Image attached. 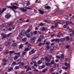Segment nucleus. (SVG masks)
Returning <instances> with one entry per match:
<instances>
[{"label": "nucleus", "mask_w": 74, "mask_h": 74, "mask_svg": "<svg viewBox=\"0 0 74 74\" xmlns=\"http://www.w3.org/2000/svg\"><path fill=\"white\" fill-rule=\"evenodd\" d=\"M11 44V42H7L5 43V45L6 46L8 45H10Z\"/></svg>", "instance_id": "nucleus-20"}, {"label": "nucleus", "mask_w": 74, "mask_h": 74, "mask_svg": "<svg viewBox=\"0 0 74 74\" xmlns=\"http://www.w3.org/2000/svg\"><path fill=\"white\" fill-rule=\"evenodd\" d=\"M44 22H46V23H51V21H44Z\"/></svg>", "instance_id": "nucleus-34"}, {"label": "nucleus", "mask_w": 74, "mask_h": 74, "mask_svg": "<svg viewBox=\"0 0 74 74\" xmlns=\"http://www.w3.org/2000/svg\"><path fill=\"white\" fill-rule=\"evenodd\" d=\"M12 69H13V68L12 67H10L9 68H8V72H10Z\"/></svg>", "instance_id": "nucleus-14"}, {"label": "nucleus", "mask_w": 74, "mask_h": 74, "mask_svg": "<svg viewBox=\"0 0 74 74\" xmlns=\"http://www.w3.org/2000/svg\"><path fill=\"white\" fill-rule=\"evenodd\" d=\"M41 67H42V68H44V67H45V66L44 65H43V66H41Z\"/></svg>", "instance_id": "nucleus-64"}, {"label": "nucleus", "mask_w": 74, "mask_h": 74, "mask_svg": "<svg viewBox=\"0 0 74 74\" xmlns=\"http://www.w3.org/2000/svg\"><path fill=\"white\" fill-rule=\"evenodd\" d=\"M65 39L64 38H62L60 39V41H65Z\"/></svg>", "instance_id": "nucleus-41"}, {"label": "nucleus", "mask_w": 74, "mask_h": 74, "mask_svg": "<svg viewBox=\"0 0 74 74\" xmlns=\"http://www.w3.org/2000/svg\"><path fill=\"white\" fill-rule=\"evenodd\" d=\"M69 32H73V30L71 29V30L70 29H69Z\"/></svg>", "instance_id": "nucleus-58"}, {"label": "nucleus", "mask_w": 74, "mask_h": 74, "mask_svg": "<svg viewBox=\"0 0 74 74\" xmlns=\"http://www.w3.org/2000/svg\"><path fill=\"white\" fill-rule=\"evenodd\" d=\"M69 23H70V22H69V21H68V22H66V25H69Z\"/></svg>", "instance_id": "nucleus-51"}, {"label": "nucleus", "mask_w": 74, "mask_h": 74, "mask_svg": "<svg viewBox=\"0 0 74 74\" xmlns=\"http://www.w3.org/2000/svg\"><path fill=\"white\" fill-rule=\"evenodd\" d=\"M47 40H45L44 41V42L43 43H40L38 45V46H41L42 45V44H43V45H44L45 44V41H46Z\"/></svg>", "instance_id": "nucleus-12"}, {"label": "nucleus", "mask_w": 74, "mask_h": 74, "mask_svg": "<svg viewBox=\"0 0 74 74\" xmlns=\"http://www.w3.org/2000/svg\"><path fill=\"white\" fill-rule=\"evenodd\" d=\"M11 16V15L10 14H7L5 16V17L7 19H8L10 18V17Z\"/></svg>", "instance_id": "nucleus-3"}, {"label": "nucleus", "mask_w": 74, "mask_h": 74, "mask_svg": "<svg viewBox=\"0 0 74 74\" xmlns=\"http://www.w3.org/2000/svg\"><path fill=\"white\" fill-rule=\"evenodd\" d=\"M38 11L41 14H42H42H44V12L42 10L39 9L38 10Z\"/></svg>", "instance_id": "nucleus-11"}, {"label": "nucleus", "mask_w": 74, "mask_h": 74, "mask_svg": "<svg viewBox=\"0 0 74 74\" xmlns=\"http://www.w3.org/2000/svg\"><path fill=\"white\" fill-rule=\"evenodd\" d=\"M12 34V33H10L9 34H8V35H7L6 36L7 37H8L10 36V35H11V34Z\"/></svg>", "instance_id": "nucleus-40"}, {"label": "nucleus", "mask_w": 74, "mask_h": 74, "mask_svg": "<svg viewBox=\"0 0 74 74\" xmlns=\"http://www.w3.org/2000/svg\"><path fill=\"white\" fill-rule=\"evenodd\" d=\"M12 47H16V43L13 44L12 45Z\"/></svg>", "instance_id": "nucleus-30"}, {"label": "nucleus", "mask_w": 74, "mask_h": 74, "mask_svg": "<svg viewBox=\"0 0 74 74\" xmlns=\"http://www.w3.org/2000/svg\"><path fill=\"white\" fill-rule=\"evenodd\" d=\"M47 57H48L49 58H52V56L51 55H48Z\"/></svg>", "instance_id": "nucleus-39"}, {"label": "nucleus", "mask_w": 74, "mask_h": 74, "mask_svg": "<svg viewBox=\"0 0 74 74\" xmlns=\"http://www.w3.org/2000/svg\"><path fill=\"white\" fill-rule=\"evenodd\" d=\"M31 31V30L30 29H28L27 30V31H25V30H23L21 33H20V35L18 36V37H20L22 34L24 33L25 34H26V33H29Z\"/></svg>", "instance_id": "nucleus-2"}, {"label": "nucleus", "mask_w": 74, "mask_h": 74, "mask_svg": "<svg viewBox=\"0 0 74 74\" xmlns=\"http://www.w3.org/2000/svg\"><path fill=\"white\" fill-rule=\"evenodd\" d=\"M47 69H45L43 71H42V72H43V73H45L46 72V71H47Z\"/></svg>", "instance_id": "nucleus-29"}, {"label": "nucleus", "mask_w": 74, "mask_h": 74, "mask_svg": "<svg viewBox=\"0 0 74 74\" xmlns=\"http://www.w3.org/2000/svg\"><path fill=\"white\" fill-rule=\"evenodd\" d=\"M68 59H69L68 58H66L65 60V62H67L68 61Z\"/></svg>", "instance_id": "nucleus-56"}, {"label": "nucleus", "mask_w": 74, "mask_h": 74, "mask_svg": "<svg viewBox=\"0 0 74 74\" xmlns=\"http://www.w3.org/2000/svg\"><path fill=\"white\" fill-rule=\"evenodd\" d=\"M46 48L47 49H49L51 48L49 47V46H48L46 47Z\"/></svg>", "instance_id": "nucleus-47"}, {"label": "nucleus", "mask_w": 74, "mask_h": 74, "mask_svg": "<svg viewBox=\"0 0 74 74\" xmlns=\"http://www.w3.org/2000/svg\"><path fill=\"white\" fill-rule=\"evenodd\" d=\"M5 25V24H3L2 25H0L1 27H5L6 25Z\"/></svg>", "instance_id": "nucleus-19"}, {"label": "nucleus", "mask_w": 74, "mask_h": 74, "mask_svg": "<svg viewBox=\"0 0 74 74\" xmlns=\"http://www.w3.org/2000/svg\"><path fill=\"white\" fill-rule=\"evenodd\" d=\"M66 39L67 40H69V37H67L66 38Z\"/></svg>", "instance_id": "nucleus-57"}, {"label": "nucleus", "mask_w": 74, "mask_h": 74, "mask_svg": "<svg viewBox=\"0 0 74 74\" xmlns=\"http://www.w3.org/2000/svg\"><path fill=\"white\" fill-rule=\"evenodd\" d=\"M19 69V67L18 66H15L14 69H15V70H16L17 69Z\"/></svg>", "instance_id": "nucleus-33"}, {"label": "nucleus", "mask_w": 74, "mask_h": 74, "mask_svg": "<svg viewBox=\"0 0 74 74\" xmlns=\"http://www.w3.org/2000/svg\"><path fill=\"white\" fill-rule=\"evenodd\" d=\"M42 63V61H38V64H40Z\"/></svg>", "instance_id": "nucleus-28"}, {"label": "nucleus", "mask_w": 74, "mask_h": 74, "mask_svg": "<svg viewBox=\"0 0 74 74\" xmlns=\"http://www.w3.org/2000/svg\"><path fill=\"white\" fill-rule=\"evenodd\" d=\"M36 39V38L34 37L32 38L30 40V41L31 42H35V40Z\"/></svg>", "instance_id": "nucleus-7"}, {"label": "nucleus", "mask_w": 74, "mask_h": 74, "mask_svg": "<svg viewBox=\"0 0 74 74\" xmlns=\"http://www.w3.org/2000/svg\"><path fill=\"white\" fill-rule=\"evenodd\" d=\"M19 10H21V12H26L27 11V9H25L23 8H19Z\"/></svg>", "instance_id": "nucleus-5"}, {"label": "nucleus", "mask_w": 74, "mask_h": 74, "mask_svg": "<svg viewBox=\"0 0 74 74\" xmlns=\"http://www.w3.org/2000/svg\"><path fill=\"white\" fill-rule=\"evenodd\" d=\"M14 22H11L8 25V26H12V25H13V24H14Z\"/></svg>", "instance_id": "nucleus-16"}, {"label": "nucleus", "mask_w": 74, "mask_h": 74, "mask_svg": "<svg viewBox=\"0 0 74 74\" xmlns=\"http://www.w3.org/2000/svg\"><path fill=\"white\" fill-rule=\"evenodd\" d=\"M60 59H64V54H61Z\"/></svg>", "instance_id": "nucleus-18"}, {"label": "nucleus", "mask_w": 74, "mask_h": 74, "mask_svg": "<svg viewBox=\"0 0 74 74\" xmlns=\"http://www.w3.org/2000/svg\"><path fill=\"white\" fill-rule=\"evenodd\" d=\"M59 40L58 39H55V42H59Z\"/></svg>", "instance_id": "nucleus-35"}, {"label": "nucleus", "mask_w": 74, "mask_h": 74, "mask_svg": "<svg viewBox=\"0 0 74 74\" xmlns=\"http://www.w3.org/2000/svg\"><path fill=\"white\" fill-rule=\"evenodd\" d=\"M40 37L41 38H43L44 37V35H42L40 36Z\"/></svg>", "instance_id": "nucleus-60"}, {"label": "nucleus", "mask_w": 74, "mask_h": 74, "mask_svg": "<svg viewBox=\"0 0 74 74\" xmlns=\"http://www.w3.org/2000/svg\"><path fill=\"white\" fill-rule=\"evenodd\" d=\"M55 26H52L51 27V29H55Z\"/></svg>", "instance_id": "nucleus-52"}, {"label": "nucleus", "mask_w": 74, "mask_h": 74, "mask_svg": "<svg viewBox=\"0 0 74 74\" xmlns=\"http://www.w3.org/2000/svg\"><path fill=\"white\" fill-rule=\"evenodd\" d=\"M25 52H27L28 51H30V49L28 48V47H27L25 49Z\"/></svg>", "instance_id": "nucleus-23"}, {"label": "nucleus", "mask_w": 74, "mask_h": 74, "mask_svg": "<svg viewBox=\"0 0 74 74\" xmlns=\"http://www.w3.org/2000/svg\"><path fill=\"white\" fill-rule=\"evenodd\" d=\"M1 35L2 38V40H3L4 38H6V36L5 34H1Z\"/></svg>", "instance_id": "nucleus-8"}, {"label": "nucleus", "mask_w": 74, "mask_h": 74, "mask_svg": "<svg viewBox=\"0 0 74 74\" xmlns=\"http://www.w3.org/2000/svg\"><path fill=\"white\" fill-rule=\"evenodd\" d=\"M24 72H25V71H23L20 73V74H23L24 73Z\"/></svg>", "instance_id": "nucleus-49"}, {"label": "nucleus", "mask_w": 74, "mask_h": 74, "mask_svg": "<svg viewBox=\"0 0 74 74\" xmlns=\"http://www.w3.org/2000/svg\"><path fill=\"white\" fill-rule=\"evenodd\" d=\"M57 59H60V57L59 56H56Z\"/></svg>", "instance_id": "nucleus-45"}, {"label": "nucleus", "mask_w": 74, "mask_h": 74, "mask_svg": "<svg viewBox=\"0 0 74 74\" xmlns=\"http://www.w3.org/2000/svg\"><path fill=\"white\" fill-rule=\"evenodd\" d=\"M59 24V23H58V22H57L55 24V27H58V24Z\"/></svg>", "instance_id": "nucleus-22"}, {"label": "nucleus", "mask_w": 74, "mask_h": 74, "mask_svg": "<svg viewBox=\"0 0 74 74\" xmlns=\"http://www.w3.org/2000/svg\"><path fill=\"white\" fill-rule=\"evenodd\" d=\"M25 34L26 35V36L27 37V38H31V36L29 34H27V33H26V34Z\"/></svg>", "instance_id": "nucleus-15"}, {"label": "nucleus", "mask_w": 74, "mask_h": 74, "mask_svg": "<svg viewBox=\"0 0 74 74\" xmlns=\"http://www.w3.org/2000/svg\"><path fill=\"white\" fill-rule=\"evenodd\" d=\"M13 64L14 65H15V64H16V62H14L13 63Z\"/></svg>", "instance_id": "nucleus-63"}, {"label": "nucleus", "mask_w": 74, "mask_h": 74, "mask_svg": "<svg viewBox=\"0 0 74 74\" xmlns=\"http://www.w3.org/2000/svg\"><path fill=\"white\" fill-rule=\"evenodd\" d=\"M45 8H46V9H50L51 8V7L50 6H45Z\"/></svg>", "instance_id": "nucleus-26"}, {"label": "nucleus", "mask_w": 74, "mask_h": 74, "mask_svg": "<svg viewBox=\"0 0 74 74\" xmlns=\"http://www.w3.org/2000/svg\"><path fill=\"white\" fill-rule=\"evenodd\" d=\"M35 52H36L35 51H34L33 50L29 52V55H32V54L34 53H35Z\"/></svg>", "instance_id": "nucleus-9"}, {"label": "nucleus", "mask_w": 74, "mask_h": 74, "mask_svg": "<svg viewBox=\"0 0 74 74\" xmlns=\"http://www.w3.org/2000/svg\"><path fill=\"white\" fill-rule=\"evenodd\" d=\"M13 4H14V5H17V6H19V5H18L17 3H14Z\"/></svg>", "instance_id": "nucleus-55"}, {"label": "nucleus", "mask_w": 74, "mask_h": 74, "mask_svg": "<svg viewBox=\"0 0 74 74\" xmlns=\"http://www.w3.org/2000/svg\"><path fill=\"white\" fill-rule=\"evenodd\" d=\"M37 31H35V32H34V33L35 34H37Z\"/></svg>", "instance_id": "nucleus-54"}, {"label": "nucleus", "mask_w": 74, "mask_h": 74, "mask_svg": "<svg viewBox=\"0 0 74 74\" xmlns=\"http://www.w3.org/2000/svg\"><path fill=\"white\" fill-rule=\"evenodd\" d=\"M45 25H46L45 23H41L39 24V26H43Z\"/></svg>", "instance_id": "nucleus-17"}, {"label": "nucleus", "mask_w": 74, "mask_h": 74, "mask_svg": "<svg viewBox=\"0 0 74 74\" xmlns=\"http://www.w3.org/2000/svg\"><path fill=\"white\" fill-rule=\"evenodd\" d=\"M42 30H45V28L43 27L42 28Z\"/></svg>", "instance_id": "nucleus-59"}, {"label": "nucleus", "mask_w": 74, "mask_h": 74, "mask_svg": "<svg viewBox=\"0 0 74 74\" xmlns=\"http://www.w3.org/2000/svg\"><path fill=\"white\" fill-rule=\"evenodd\" d=\"M62 69L64 70H67V69H68V67H65L64 66L62 67Z\"/></svg>", "instance_id": "nucleus-31"}, {"label": "nucleus", "mask_w": 74, "mask_h": 74, "mask_svg": "<svg viewBox=\"0 0 74 74\" xmlns=\"http://www.w3.org/2000/svg\"><path fill=\"white\" fill-rule=\"evenodd\" d=\"M54 41L55 42V39H53L51 40V42H54Z\"/></svg>", "instance_id": "nucleus-46"}, {"label": "nucleus", "mask_w": 74, "mask_h": 74, "mask_svg": "<svg viewBox=\"0 0 74 74\" xmlns=\"http://www.w3.org/2000/svg\"><path fill=\"white\" fill-rule=\"evenodd\" d=\"M21 65H22V67H23V65L25 64V63H24L23 62H21Z\"/></svg>", "instance_id": "nucleus-43"}, {"label": "nucleus", "mask_w": 74, "mask_h": 74, "mask_svg": "<svg viewBox=\"0 0 74 74\" xmlns=\"http://www.w3.org/2000/svg\"><path fill=\"white\" fill-rule=\"evenodd\" d=\"M1 8H0V15H1L6 10V8H4L3 10L2 11H1Z\"/></svg>", "instance_id": "nucleus-4"}, {"label": "nucleus", "mask_w": 74, "mask_h": 74, "mask_svg": "<svg viewBox=\"0 0 74 74\" xmlns=\"http://www.w3.org/2000/svg\"><path fill=\"white\" fill-rule=\"evenodd\" d=\"M35 70H34L33 71H36V72H38V70H37V69H35Z\"/></svg>", "instance_id": "nucleus-44"}, {"label": "nucleus", "mask_w": 74, "mask_h": 74, "mask_svg": "<svg viewBox=\"0 0 74 74\" xmlns=\"http://www.w3.org/2000/svg\"><path fill=\"white\" fill-rule=\"evenodd\" d=\"M9 52L10 53H13L15 52V51H9Z\"/></svg>", "instance_id": "nucleus-36"}, {"label": "nucleus", "mask_w": 74, "mask_h": 74, "mask_svg": "<svg viewBox=\"0 0 74 74\" xmlns=\"http://www.w3.org/2000/svg\"><path fill=\"white\" fill-rule=\"evenodd\" d=\"M50 63L51 64V65H52V64H55V63H54V61H53V60Z\"/></svg>", "instance_id": "nucleus-27"}, {"label": "nucleus", "mask_w": 74, "mask_h": 74, "mask_svg": "<svg viewBox=\"0 0 74 74\" xmlns=\"http://www.w3.org/2000/svg\"><path fill=\"white\" fill-rule=\"evenodd\" d=\"M3 61L4 62H7V60H6L5 59L3 60Z\"/></svg>", "instance_id": "nucleus-53"}, {"label": "nucleus", "mask_w": 74, "mask_h": 74, "mask_svg": "<svg viewBox=\"0 0 74 74\" xmlns=\"http://www.w3.org/2000/svg\"><path fill=\"white\" fill-rule=\"evenodd\" d=\"M23 47V45L22 44H21V45L19 46V49H22V48Z\"/></svg>", "instance_id": "nucleus-24"}, {"label": "nucleus", "mask_w": 74, "mask_h": 74, "mask_svg": "<svg viewBox=\"0 0 74 74\" xmlns=\"http://www.w3.org/2000/svg\"><path fill=\"white\" fill-rule=\"evenodd\" d=\"M45 59L47 62H51V59H48V57L47 56L45 57Z\"/></svg>", "instance_id": "nucleus-6"}, {"label": "nucleus", "mask_w": 74, "mask_h": 74, "mask_svg": "<svg viewBox=\"0 0 74 74\" xmlns=\"http://www.w3.org/2000/svg\"><path fill=\"white\" fill-rule=\"evenodd\" d=\"M70 47V46L69 45H67L66 46V48L68 49Z\"/></svg>", "instance_id": "nucleus-48"}, {"label": "nucleus", "mask_w": 74, "mask_h": 74, "mask_svg": "<svg viewBox=\"0 0 74 74\" xmlns=\"http://www.w3.org/2000/svg\"><path fill=\"white\" fill-rule=\"evenodd\" d=\"M46 66H49V67H52V65L50 63H47L46 64Z\"/></svg>", "instance_id": "nucleus-10"}, {"label": "nucleus", "mask_w": 74, "mask_h": 74, "mask_svg": "<svg viewBox=\"0 0 74 74\" xmlns=\"http://www.w3.org/2000/svg\"><path fill=\"white\" fill-rule=\"evenodd\" d=\"M7 8H10V9H12V11H14V12L15 13V15L16 14V12H18L15 10L14 9H15V10H16L17 8H18V7H16L15 6H12V7L11 6H8L7 7Z\"/></svg>", "instance_id": "nucleus-1"}, {"label": "nucleus", "mask_w": 74, "mask_h": 74, "mask_svg": "<svg viewBox=\"0 0 74 74\" xmlns=\"http://www.w3.org/2000/svg\"><path fill=\"white\" fill-rule=\"evenodd\" d=\"M8 30L9 31H11V30H12V29L11 28H9L8 29Z\"/></svg>", "instance_id": "nucleus-61"}, {"label": "nucleus", "mask_w": 74, "mask_h": 74, "mask_svg": "<svg viewBox=\"0 0 74 74\" xmlns=\"http://www.w3.org/2000/svg\"><path fill=\"white\" fill-rule=\"evenodd\" d=\"M49 44H50V42H47L46 44V45H49Z\"/></svg>", "instance_id": "nucleus-42"}, {"label": "nucleus", "mask_w": 74, "mask_h": 74, "mask_svg": "<svg viewBox=\"0 0 74 74\" xmlns=\"http://www.w3.org/2000/svg\"><path fill=\"white\" fill-rule=\"evenodd\" d=\"M9 53V52H8V51H6L5 52L6 54H8V53Z\"/></svg>", "instance_id": "nucleus-50"}, {"label": "nucleus", "mask_w": 74, "mask_h": 74, "mask_svg": "<svg viewBox=\"0 0 74 74\" xmlns=\"http://www.w3.org/2000/svg\"><path fill=\"white\" fill-rule=\"evenodd\" d=\"M33 63H34V66H35V67H37V65H36V64H37V63H36V62H33Z\"/></svg>", "instance_id": "nucleus-32"}, {"label": "nucleus", "mask_w": 74, "mask_h": 74, "mask_svg": "<svg viewBox=\"0 0 74 74\" xmlns=\"http://www.w3.org/2000/svg\"><path fill=\"white\" fill-rule=\"evenodd\" d=\"M29 70H32V69L31 68L28 67L27 69L26 72H27V71H29Z\"/></svg>", "instance_id": "nucleus-21"}, {"label": "nucleus", "mask_w": 74, "mask_h": 74, "mask_svg": "<svg viewBox=\"0 0 74 74\" xmlns=\"http://www.w3.org/2000/svg\"><path fill=\"white\" fill-rule=\"evenodd\" d=\"M18 56H15L14 57V60H16V59H18Z\"/></svg>", "instance_id": "nucleus-25"}, {"label": "nucleus", "mask_w": 74, "mask_h": 74, "mask_svg": "<svg viewBox=\"0 0 74 74\" xmlns=\"http://www.w3.org/2000/svg\"><path fill=\"white\" fill-rule=\"evenodd\" d=\"M66 26H66V25H64V26H63V27H64V28H66Z\"/></svg>", "instance_id": "nucleus-62"}, {"label": "nucleus", "mask_w": 74, "mask_h": 74, "mask_svg": "<svg viewBox=\"0 0 74 74\" xmlns=\"http://www.w3.org/2000/svg\"><path fill=\"white\" fill-rule=\"evenodd\" d=\"M27 40V38H25L23 39V41H26Z\"/></svg>", "instance_id": "nucleus-37"}, {"label": "nucleus", "mask_w": 74, "mask_h": 74, "mask_svg": "<svg viewBox=\"0 0 74 74\" xmlns=\"http://www.w3.org/2000/svg\"><path fill=\"white\" fill-rule=\"evenodd\" d=\"M53 69L52 68L50 70V73H52V72H53Z\"/></svg>", "instance_id": "nucleus-38"}, {"label": "nucleus", "mask_w": 74, "mask_h": 74, "mask_svg": "<svg viewBox=\"0 0 74 74\" xmlns=\"http://www.w3.org/2000/svg\"><path fill=\"white\" fill-rule=\"evenodd\" d=\"M64 64L65 66H67V67H70V63H68V64H67V63L66 62H65L64 63Z\"/></svg>", "instance_id": "nucleus-13"}]
</instances>
